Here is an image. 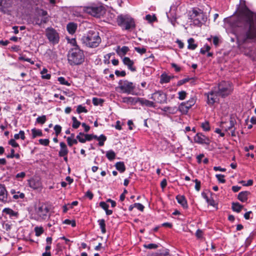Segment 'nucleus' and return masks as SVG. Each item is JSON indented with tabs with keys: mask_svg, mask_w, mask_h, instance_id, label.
Masks as SVG:
<instances>
[{
	"mask_svg": "<svg viewBox=\"0 0 256 256\" xmlns=\"http://www.w3.org/2000/svg\"><path fill=\"white\" fill-rule=\"evenodd\" d=\"M244 14L246 22L248 24V28L238 35L237 42L239 45L256 43V22L253 20V14L246 8Z\"/></svg>",
	"mask_w": 256,
	"mask_h": 256,
	"instance_id": "nucleus-1",
	"label": "nucleus"
},
{
	"mask_svg": "<svg viewBox=\"0 0 256 256\" xmlns=\"http://www.w3.org/2000/svg\"><path fill=\"white\" fill-rule=\"evenodd\" d=\"M67 56L68 64L72 66L80 64L84 60V51L80 48H71Z\"/></svg>",
	"mask_w": 256,
	"mask_h": 256,
	"instance_id": "nucleus-2",
	"label": "nucleus"
},
{
	"mask_svg": "<svg viewBox=\"0 0 256 256\" xmlns=\"http://www.w3.org/2000/svg\"><path fill=\"white\" fill-rule=\"evenodd\" d=\"M81 41L88 47L93 48L98 46L101 42V38L98 32L90 30L82 38Z\"/></svg>",
	"mask_w": 256,
	"mask_h": 256,
	"instance_id": "nucleus-3",
	"label": "nucleus"
},
{
	"mask_svg": "<svg viewBox=\"0 0 256 256\" xmlns=\"http://www.w3.org/2000/svg\"><path fill=\"white\" fill-rule=\"evenodd\" d=\"M82 10L90 15L99 18L104 14L106 9L100 4H92L88 6L82 7Z\"/></svg>",
	"mask_w": 256,
	"mask_h": 256,
	"instance_id": "nucleus-4",
	"label": "nucleus"
},
{
	"mask_svg": "<svg viewBox=\"0 0 256 256\" xmlns=\"http://www.w3.org/2000/svg\"><path fill=\"white\" fill-rule=\"evenodd\" d=\"M117 22L119 26L126 30H130L135 28V22L132 17L128 15H120L117 18Z\"/></svg>",
	"mask_w": 256,
	"mask_h": 256,
	"instance_id": "nucleus-5",
	"label": "nucleus"
},
{
	"mask_svg": "<svg viewBox=\"0 0 256 256\" xmlns=\"http://www.w3.org/2000/svg\"><path fill=\"white\" fill-rule=\"evenodd\" d=\"M233 90L232 84L228 81H222L218 84V90L216 91L218 96L226 98L231 94Z\"/></svg>",
	"mask_w": 256,
	"mask_h": 256,
	"instance_id": "nucleus-6",
	"label": "nucleus"
},
{
	"mask_svg": "<svg viewBox=\"0 0 256 256\" xmlns=\"http://www.w3.org/2000/svg\"><path fill=\"white\" fill-rule=\"evenodd\" d=\"M150 98L156 104H165L168 102L167 94L162 90H158L151 94Z\"/></svg>",
	"mask_w": 256,
	"mask_h": 256,
	"instance_id": "nucleus-7",
	"label": "nucleus"
},
{
	"mask_svg": "<svg viewBox=\"0 0 256 256\" xmlns=\"http://www.w3.org/2000/svg\"><path fill=\"white\" fill-rule=\"evenodd\" d=\"M119 88L122 92L128 94H134L136 86L132 82L127 80H120L118 82Z\"/></svg>",
	"mask_w": 256,
	"mask_h": 256,
	"instance_id": "nucleus-8",
	"label": "nucleus"
},
{
	"mask_svg": "<svg viewBox=\"0 0 256 256\" xmlns=\"http://www.w3.org/2000/svg\"><path fill=\"white\" fill-rule=\"evenodd\" d=\"M35 210L36 214L40 217L38 218V220H45L48 218L49 209L46 205L40 204Z\"/></svg>",
	"mask_w": 256,
	"mask_h": 256,
	"instance_id": "nucleus-9",
	"label": "nucleus"
},
{
	"mask_svg": "<svg viewBox=\"0 0 256 256\" xmlns=\"http://www.w3.org/2000/svg\"><path fill=\"white\" fill-rule=\"evenodd\" d=\"M46 36L50 42L53 44H58L60 37L56 30L52 28H48L46 29Z\"/></svg>",
	"mask_w": 256,
	"mask_h": 256,
	"instance_id": "nucleus-10",
	"label": "nucleus"
},
{
	"mask_svg": "<svg viewBox=\"0 0 256 256\" xmlns=\"http://www.w3.org/2000/svg\"><path fill=\"white\" fill-rule=\"evenodd\" d=\"M196 100L194 98H191L186 102H182L178 107V110L184 114H186L189 109L194 104Z\"/></svg>",
	"mask_w": 256,
	"mask_h": 256,
	"instance_id": "nucleus-11",
	"label": "nucleus"
},
{
	"mask_svg": "<svg viewBox=\"0 0 256 256\" xmlns=\"http://www.w3.org/2000/svg\"><path fill=\"white\" fill-rule=\"evenodd\" d=\"M194 141L199 144H206V145H209L210 142L209 138L202 133H198L194 136Z\"/></svg>",
	"mask_w": 256,
	"mask_h": 256,
	"instance_id": "nucleus-12",
	"label": "nucleus"
},
{
	"mask_svg": "<svg viewBox=\"0 0 256 256\" xmlns=\"http://www.w3.org/2000/svg\"><path fill=\"white\" fill-rule=\"evenodd\" d=\"M12 6V0H0V11L4 14L6 13Z\"/></svg>",
	"mask_w": 256,
	"mask_h": 256,
	"instance_id": "nucleus-13",
	"label": "nucleus"
},
{
	"mask_svg": "<svg viewBox=\"0 0 256 256\" xmlns=\"http://www.w3.org/2000/svg\"><path fill=\"white\" fill-rule=\"evenodd\" d=\"M208 104L212 105L215 102L218 100V94H217L216 91L212 90L206 94Z\"/></svg>",
	"mask_w": 256,
	"mask_h": 256,
	"instance_id": "nucleus-14",
	"label": "nucleus"
},
{
	"mask_svg": "<svg viewBox=\"0 0 256 256\" xmlns=\"http://www.w3.org/2000/svg\"><path fill=\"white\" fill-rule=\"evenodd\" d=\"M0 201L4 203L8 202L10 200L8 198V193L4 184H0Z\"/></svg>",
	"mask_w": 256,
	"mask_h": 256,
	"instance_id": "nucleus-15",
	"label": "nucleus"
},
{
	"mask_svg": "<svg viewBox=\"0 0 256 256\" xmlns=\"http://www.w3.org/2000/svg\"><path fill=\"white\" fill-rule=\"evenodd\" d=\"M138 102H139L142 106L154 108L156 106L154 101H150L144 98H138Z\"/></svg>",
	"mask_w": 256,
	"mask_h": 256,
	"instance_id": "nucleus-16",
	"label": "nucleus"
},
{
	"mask_svg": "<svg viewBox=\"0 0 256 256\" xmlns=\"http://www.w3.org/2000/svg\"><path fill=\"white\" fill-rule=\"evenodd\" d=\"M123 63L132 72H135L136 68L134 66V62L131 60L128 57H124L122 59Z\"/></svg>",
	"mask_w": 256,
	"mask_h": 256,
	"instance_id": "nucleus-17",
	"label": "nucleus"
},
{
	"mask_svg": "<svg viewBox=\"0 0 256 256\" xmlns=\"http://www.w3.org/2000/svg\"><path fill=\"white\" fill-rule=\"evenodd\" d=\"M236 122L232 118H230V122L228 124L226 122L222 123V127L226 131L232 130L236 124Z\"/></svg>",
	"mask_w": 256,
	"mask_h": 256,
	"instance_id": "nucleus-18",
	"label": "nucleus"
},
{
	"mask_svg": "<svg viewBox=\"0 0 256 256\" xmlns=\"http://www.w3.org/2000/svg\"><path fill=\"white\" fill-rule=\"evenodd\" d=\"M60 150L58 152L59 156H65L68 155V150L67 148V146L66 144L64 142H60Z\"/></svg>",
	"mask_w": 256,
	"mask_h": 256,
	"instance_id": "nucleus-19",
	"label": "nucleus"
},
{
	"mask_svg": "<svg viewBox=\"0 0 256 256\" xmlns=\"http://www.w3.org/2000/svg\"><path fill=\"white\" fill-rule=\"evenodd\" d=\"M138 98H133L131 96L124 97L122 98V102L124 103L134 105L138 102Z\"/></svg>",
	"mask_w": 256,
	"mask_h": 256,
	"instance_id": "nucleus-20",
	"label": "nucleus"
},
{
	"mask_svg": "<svg viewBox=\"0 0 256 256\" xmlns=\"http://www.w3.org/2000/svg\"><path fill=\"white\" fill-rule=\"evenodd\" d=\"M176 199L178 204H180L184 208H187L188 205L187 201L184 196L178 195L176 196Z\"/></svg>",
	"mask_w": 256,
	"mask_h": 256,
	"instance_id": "nucleus-21",
	"label": "nucleus"
},
{
	"mask_svg": "<svg viewBox=\"0 0 256 256\" xmlns=\"http://www.w3.org/2000/svg\"><path fill=\"white\" fill-rule=\"evenodd\" d=\"M250 192L248 191H243L240 192L238 196V198L242 202H246L248 200V196Z\"/></svg>",
	"mask_w": 256,
	"mask_h": 256,
	"instance_id": "nucleus-22",
	"label": "nucleus"
},
{
	"mask_svg": "<svg viewBox=\"0 0 256 256\" xmlns=\"http://www.w3.org/2000/svg\"><path fill=\"white\" fill-rule=\"evenodd\" d=\"M129 48L126 46H123L122 48H120V46H118L117 49L116 50V53L120 56H122L125 55L128 51Z\"/></svg>",
	"mask_w": 256,
	"mask_h": 256,
	"instance_id": "nucleus-23",
	"label": "nucleus"
},
{
	"mask_svg": "<svg viewBox=\"0 0 256 256\" xmlns=\"http://www.w3.org/2000/svg\"><path fill=\"white\" fill-rule=\"evenodd\" d=\"M39 16L36 15L34 18V21L35 22V24L38 26H41L42 24H46L48 21V17H44L42 19H40Z\"/></svg>",
	"mask_w": 256,
	"mask_h": 256,
	"instance_id": "nucleus-24",
	"label": "nucleus"
},
{
	"mask_svg": "<svg viewBox=\"0 0 256 256\" xmlns=\"http://www.w3.org/2000/svg\"><path fill=\"white\" fill-rule=\"evenodd\" d=\"M77 28L76 24L73 22H70L67 24L66 29L70 34H73L75 32Z\"/></svg>",
	"mask_w": 256,
	"mask_h": 256,
	"instance_id": "nucleus-25",
	"label": "nucleus"
},
{
	"mask_svg": "<svg viewBox=\"0 0 256 256\" xmlns=\"http://www.w3.org/2000/svg\"><path fill=\"white\" fill-rule=\"evenodd\" d=\"M29 186L34 190L38 189L40 186V183L38 180H31L29 181Z\"/></svg>",
	"mask_w": 256,
	"mask_h": 256,
	"instance_id": "nucleus-26",
	"label": "nucleus"
},
{
	"mask_svg": "<svg viewBox=\"0 0 256 256\" xmlns=\"http://www.w3.org/2000/svg\"><path fill=\"white\" fill-rule=\"evenodd\" d=\"M115 166L116 170L121 173L124 172L126 170V166L124 162H117L115 164Z\"/></svg>",
	"mask_w": 256,
	"mask_h": 256,
	"instance_id": "nucleus-27",
	"label": "nucleus"
},
{
	"mask_svg": "<svg viewBox=\"0 0 256 256\" xmlns=\"http://www.w3.org/2000/svg\"><path fill=\"white\" fill-rule=\"evenodd\" d=\"M188 48L189 50H194L198 46V45L194 44V40L193 38H189L188 40Z\"/></svg>",
	"mask_w": 256,
	"mask_h": 256,
	"instance_id": "nucleus-28",
	"label": "nucleus"
},
{
	"mask_svg": "<svg viewBox=\"0 0 256 256\" xmlns=\"http://www.w3.org/2000/svg\"><path fill=\"white\" fill-rule=\"evenodd\" d=\"M243 206L240 204L238 202H233L232 204V210L237 212H240Z\"/></svg>",
	"mask_w": 256,
	"mask_h": 256,
	"instance_id": "nucleus-29",
	"label": "nucleus"
},
{
	"mask_svg": "<svg viewBox=\"0 0 256 256\" xmlns=\"http://www.w3.org/2000/svg\"><path fill=\"white\" fill-rule=\"evenodd\" d=\"M98 223L102 232L105 234L106 232L105 220L104 219L98 220Z\"/></svg>",
	"mask_w": 256,
	"mask_h": 256,
	"instance_id": "nucleus-30",
	"label": "nucleus"
},
{
	"mask_svg": "<svg viewBox=\"0 0 256 256\" xmlns=\"http://www.w3.org/2000/svg\"><path fill=\"white\" fill-rule=\"evenodd\" d=\"M32 137L33 138H34L36 136H42V133L40 130L36 129V128H34L32 130Z\"/></svg>",
	"mask_w": 256,
	"mask_h": 256,
	"instance_id": "nucleus-31",
	"label": "nucleus"
},
{
	"mask_svg": "<svg viewBox=\"0 0 256 256\" xmlns=\"http://www.w3.org/2000/svg\"><path fill=\"white\" fill-rule=\"evenodd\" d=\"M178 110L176 107L165 106L162 109V110L165 112H168L169 113L174 114L177 112Z\"/></svg>",
	"mask_w": 256,
	"mask_h": 256,
	"instance_id": "nucleus-32",
	"label": "nucleus"
},
{
	"mask_svg": "<svg viewBox=\"0 0 256 256\" xmlns=\"http://www.w3.org/2000/svg\"><path fill=\"white\" fill-rule=\"evenodd\" d=\"M170 76L163 74L160 76V82L161 84L168 83L170 81Z\"/></svg>",
	"mask_w": 256,
	"mask_h": 256,
	"instance_id": "nucleus-33",
	"label": "nucleus"
},
{
	"mask_svg": "<svg viewBox=\"0 0 256 256\" xmlns=\"http://www.w3.org/2000/svg\"><path fill=\"white\" fill-rule=\"evenodd\" d=\"M116 156V153L112 150H110L106 152V157L110 161L115 158Z\"/></svg>",
	"mask_w": 256,
	"mask_h": 256,
	"instance_id": "nucleus-34",
	"label": "nucleus"
},
{
	"mask_svg": "<svg viewBox=\"0 0 256 256\" xmlns=\"http://www.w3.org/2000/svg\"><path fill=\"white\" fill-rule=\"evenodd\" d=\"M2 212L10 214L11 216H16L17 215V212H14L10 208H4L2 210Z\"/></svg>",
	"mask_w": 256,
	"mask_h": 256,
	"instance_id": "nucleus-35",
	"label": "nucleus"
},
{
	"mask_svg": "<svg viewBox=\"0 0 256 256\" xmlns=\"http://www.w3.org/2000/svg\"><path fill=\"white\" fill-rule=\"evenodd\" d=\"M106 140V137L102 134L98 136V140L99 141L98 145L100 146H103L104 145V142Z\"/></svg>",
	"mask_w": 256,
	"mask_h": 256,
	"instance_id": "nucleus-36",
	"label": "nucleus"
},
{
	"mask_svg": "<svg viewBox=\"0 0 256 256\" xmlns=\"http://www.w3.org/2000/svg\"><path fill=\"white\" fill-rule=\"evenodd\" d=\"M36 15L38 16H42V18L47 17L48 12L42 9L38 10L36 11Z\"/></svg>",
	"mask_w": 256,
	"mask_h": 256,
	"instance_id": "nucleus-37",
	"label": "nucleus"
},
{
	"mask_svg": "<svg viewBox=\"0 0 256 256\" xmlns=\"http://www.w3.org/2000/svg\"><path fill=\"white\" fill-rule=\"evenodd\" d=\"M93 104L94 106H98L99 104H102L104 102V100L102 98H93L92 100Z\"/></svg>",
	"mask_w": 256,
	"mask_h": 256,
	"instance_id": "nucleus-38",
	"label": "nucleus"
},
{
	"mask_svg": "<svg viewBox=\"0 0 256 256\" xmlns=\"http://www.w3.org/2000/svg\"><path fill=\"white\" fill-rule=\"evenodd\" d=\"M46 117L45 115H43L41 116H38L36 120V122L38 124H43L46 122Z\"/></svg>",
	"mask_w": 256,
	"mask_h": 256,
	"instance_id": "nucleus-39",
	"label": "nucleus"
},
{
	"mask_svg": "<svg viewBox=\"0 0 256 256\" xmlns=\"http://www.w3.org/2000/svg\"><path fill=\"white\" fill-rule=\"evenodd\" d=\"M34 232L36 236H40L44 232V228L42 226H36L34 228Z\"/></svg>",
	"mask_w": 256,
	"mask_h": 256,
	"instance_id": "nucleus-40",
	"label": "nucleus"
},
{
	"mask_svg": "<svg viewBox=\"0 0 256 256\" xmlns=\"http://www.w3.org/2000/svg\"><path fill=\"white\" fill-rule=\"evenodd\" d=\"M72 128H78L80 125V122L79 121H78L77 120L76 118L74 116H72Z\"/></svg>",
	"mask_w": 256,
	"mask_h": 256,
	"instance_id": "nucleus-41",
	"label": "nucleus"
},
{
	"mask_svg": "<svg viewBox=\"0 0 256 256\" xmlns=\"http://www.w3.org/2000/svg\"><path fill=\"white\" fill-rule=\"evenodd\" d=\"M47 72H48V70L46 68H43V70L41 72V74H42V78L46 79V80L50 79V76H51L50 74H44V73H47Z\"/></svg>",
	"mask_w": 256,
	"mask_h": 256,
	"instance_id": "nucleus-42",
	"label": "nucleus"
},
{
	"mask_svg": "<svg viewBox=\"0 0 256 256\" xmlns=\"http://www.w3.org/2000/svg\"><path fill=\"white\" fill-rule=\"evenodd\" d=\"M146 20L151 23L156 20V17L155 15L151 16L150 14H147L146 16Z\"/></svg>",
	"mask_w": 256,
	"mask_h": 256,
	"instance_id": "nucleus-43",
	"label": "nucleus"
},
{
	"mask_svg": "<svg viewBox=\"0 0 256 256\" xmlns=\"http://www.w3.org/2000/svg\"><path fill=\"white\" fill-rule=\"evenodd\" d=\"M192 20H193V24L197 26H201L203 22H200L199 18H192Z\"/></svg>",
	"mask_w": 256,
	"mask_h": 256,
	"instance_id": "nucleus-44",
	"label": "nucleus"
},
{
	"mask_svg": "<svg viewBox=\"0 0 256 256\" xmlns=\"http://www.w3.org/2000/svg\"><path fill=\"white\" fill-rule=\"evenodd\" d=\"M67 142L70 146H72L73 144H77L78 143L77 139H72L70 137H68L67 138Z\"/></svg>",
	"mask_w": 256,
	"mask_h": 256,
	"instance_id": "nucleus-45",
	"label": "nucleus"
},
{
	"mask_svg": "<svg viewBox=\"0 0 256 256\" xmlns=\"http://www.w3.org/2000/svg\"><path fill=\"white\" fill-rule=\"evenodd\" d=\"M68 42L70 43L72 46V48H80V46L77 44V42L76 41V40L75 38H68Z\"/></svg>",
	"mask_w": 256,
	"mask_h": 256,
	"instance_id": "nucleus-46",
	"label": "nucleus"
},
{
	"mask_svg": "<svg viewBox=\"0 0 256 256\" xmlns=\"http://www.w3.org/2000/svg\"><path fill=\"white\" fill-rule=\"evenodd\" d=\"M76 112L78 114H80L82 112L86 113L88 112V110L84 106H83L82 105H79L77 107Z\"/></svg>",
	"mask_w": 256,
	"mask_h": 256,
	"instance_id": "nucleus-47",
	"label": "nucleus"
},
{
	"mask_svg": "<svg viewBox=\"0 0 256 256\" xmlns=\"http://www.w3.org/2000/svg\"><path fill=\"white\" fill-rule=\"evenodd\" d=\"M242 18H236V20H235L234 22L232 23V24L234 26L236 27H240L242 26Z\"/></svg>",
	"mask_w": 256,
	"mask_h": 256,
	"instance_id": "nucleus-48",
	"label": "nucleus"
},
{
	"mask_svg": "<svg viewBox=\"0 0 256 256\" xmlns=\"http://www.w3.org/2000/svg\"><path fill=\"white\" fill-rule=\"evenodd\" d=\"M58 81L60 82V83L62 84L70 86V84L66 81L65 78L64 77H59L58 78Z\"/></svg>",
	"mask_w": 256,
	"mask_h": 256,
	"instance_id": "nucleus-49",
	"label": "nucleus"
},
{
	"mask_svg": "<svg viewBox=\"0 0 256 256\" xmlns=\"http://www.w3.org/2000/svg\"><path fill=\"white\" fill-rule=\"evenodd\" d=\"M203 12L200 10V9H198V10H194V9L192 10V16H191L192 18H198V16L200 15V14L201 13H202Z\"/></svg>",
	"mask_w": 256,
	"mask_h": 256,
	"instance_id": "nucleus-50",
	"label": "nucleus"
},
{
	"mask_svg": "<svg viewBox=\"0 0 256 256\" xmlns=\"http://www.w3.org/2000/svg\"><path fill=\"white\" fill-rule=\"evenodd\" d=\"M144 246L148 249H156L158 248V245L155 244H144Z\"/></svg>",
	"mask_w": 256,
	"mask_h": 256,
	"instance_id": "nucleus-51",
	"label": "nucleus"
},
{
	"mask_svg": "<svg viewBox=\"0 0 256 256\" xmlns=\"http://www.w3.org/2000/svg\"><path fill=\"white\" fill-rule=\"evenodd\" d=\"M201 126L205 131H209L210 130V124L208 122H205L201 124Z\"/></svg>",
	"mask_w": 256,
	"mask_h": 256,
	"instance_id": "nucleus-52",
	"label": "nucleus"
},
{
	"mask_svg": "<svg viewBox=\"0 0 256 256\" xmlns=\"http://www.w3.org/2000/svg\"><path fill=\"white\" fill-rule=\"evenodd\" d=\"M198 18H199L200 22H202L203 23H204L205 22H206V21L207 20V16H206V14L204 12H202V13L200 14V15L198 16Z\"/></svg>",
	"mask_w": 256,
	"mask_h": 256,
	"instance_id": "nucleus-53",
	"label": "nucleus"
},
{
	"mask_svg": "<svg viewBox=\"0 0 256 256\" xmlns=\"http://www.w3.org/2000/svg\"><path fill=\"white\" fill-rule=\"evenodd\" d=\"M178 99L180 100H184L186 98V92L185 91H180L178 93Z\"/></svg>",
	"mask_w": 256,
	"mask_h": 256,
	"instance_id": "nucleus-54",
	"label": "nucleus"
},
{
	"mask_svg": "<svg viewBox=\"0 0 256 256\" xmlns=\"http://www.w3.org/2000/svg\"><path fill=\"white\" fill-rule=\"evenodd\" d=\"M63 223L66 224H71L72 227L76 226V221L74 220H70L66 219L63 222Z\"/></svg>",
	"mask_w": 256,
	"mask_h": 256,
	"instance_id": "nucleus-55",
	"label": "nucleus"
},
{
	"mask_svg": "<svg viewBox=\"0 0 256 256\" xmlns=\"http://www.w3.org/2000/svg\"><path fill=\"white\" fill-rule=\"evenodd\" d=\"M54 130L55 131L56 136H58L62 131V127L60 125L56 124L54 127Z\"/></svg>",
	"mask_w": 256,
	"mask_h": 256,
	"instance_id": "nucleus-56",
	"label": "nucleus"
},
{
	"mask_svg": "<svg viewBox=\"0 0 256 256\" xmlns=\"http://www.w3.org/2000/svg\"><path fill=\"white\" fill-rule=\"evenodd\" d=\"M38 142L42 145L48 146L49 144L50 140L48 139H40Z\"/></svg>",
	"mask_w": 256,
	"mask_h": 256,
	"instance_id": "nucleus-57",
	"label": "nucleus"
},
{
	"mask_svg": "<svg viewBox=\"0 0 256 256\" xmlns=\"http://www.w3.org/2000/svg\"><path fill=\"white\" fill-rule=\"evenodd\" d=\"M134 50L138 53L142 54L146 52V48H144L135 47Z\"/></svg>",
	"mask_w": 256,
	"mask_h": 256,
	"instance_id": "nucleus-58",
	"label": "nucleus"
},
{
	"mask_svg": "<svg viewBox=\"0 0 256 256\" xmlns=\"http://www.w3.org/2000/svg\"><path fill=\"white\" fill-rule=\"evenodd\" d=\"M216 176L219 182L221 183H224L226 182V180L224 178V175L221 174H216Z\"/></svg>",
	"mask_w": 256,
	"mask_h": 256,
	"instance_id": "nucleus-59",
	"label": "nucleus"
},
{
	"mask_svg": "<svg viewBox=\"0 0 256 256\" xmlns=\"http://www.w3.org/2000/svg\"><path fill=\"white\" fill-rule=\"evenodd\" d=\"M192 79H193V78H186L181 80L178 82L177 85L178 86H180L188 82L190 80H192Z\"/></svg>",
	"mask_w": 256,
	"mask_h": 256,
	"instance_id": "nucleus-60",
	"label": "nucleus"
},
{
	"mask_svg": "<svg viewBox=\"0 0 256 256\" xmlns=\"http://www.w3.org/2000/svg\"><path fill=\"white\" fill-rule=\"evenodd\" d=\"M8 144L14 148H17L19 146V144L15 141L14 139H10L8 141Z\"/></svg>",
	"mask_w": 256,
	"mask_h": 256,
	"instance_id": "nucleus-61",
	"label": "nucleus"
},
{
	"mask_svg": "<svg viewBox=\"0 0 256 256\" xmlns=\"http://www.w3.org/2000/svg\"><path fill=\"white\" fill-rule=\"evenodd\" d=\"M195 183V189L197 191H199L200 188V182L197 179L193 180Z\"/></svg>",
	"mask_w": 256,
	"mask_h": 256,
	"instance_id": "nucleus-62",
	"label": "nucleus"
},
{
	"mask_svg": "<svg viewBox=\"0 0 256 256\" xmlns=\"http://www.w3.org/2000/svg\"><path fill=\"white\" fill-rule=\"evenodd\" d=\"M134 208H136L137 209H138L141 212H142L144 210V206L140 203H135L134 204Z\"/></svg>",
	"mask_w": 256,
	"mask_h": 256,
	"instance_id": "nucleus-63",
	"label": "nucleus"
},
{
	"mask_svg": "<svg viewBox=\"0 0 256 256\" xmlns=\"http://www.w3.org/2000/svg\"><path fill=\"white\" fill-rule=\"evenodd\" d=\"M100 206L105 211L108 208L109 206L104 202H101L100 203Z\"/></svg>",
	"mask_w": 256,
	"mask_h": 256,
	"instance_id": "nucleus-64",
	"label": "nucleus"
}]
</instances>
